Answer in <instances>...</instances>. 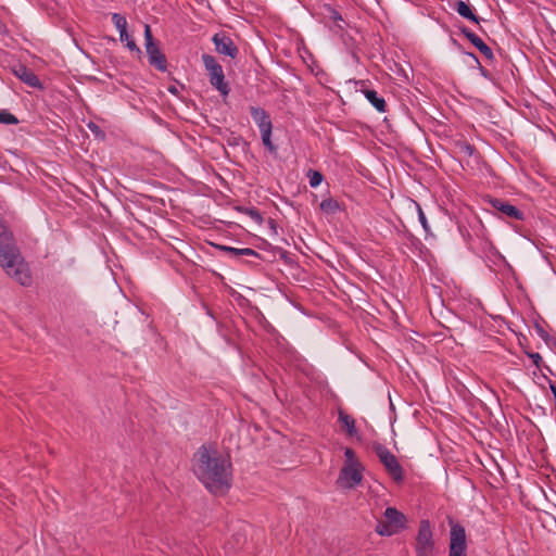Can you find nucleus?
<instances>
[{
    "label": "nucleus",
    "mask_w": 556,
    "mask_h": 556,
    "mask_svg": "<svg viewBox=\"0 0 556 556\" xmlns=\"http://www.w3.org/2000/svg\"><path fill=\"white\" fill-rule=\"evenodd\" d=\"M192 471L203 485L213 494H225L231 486L232 464L213 446L202 445L192 457Z\"/></svg>",
    "instance_id": "nucleus-1"
},
{
    "label": "nucleus",
    "mask_w": 556,
    "mask_h": 556,
    "mask_svg": "<svg viewBox=\"0 0 556 556\" xmlns=\"http://www.w3.org/2000/svg\"><path fill=\"white\" fill-rule=\"evenodd\" d=\"M0 266L20 285H31L33 278L28 264L21 255L12 232L2 220H0Z\"/></svg>",
    "instance_id": "nucleus-2"
},
{
    "label": "nucleus",
    "mask_w": 556,
    "mask_h": 556,
    "mask_svg": "<svg viewBox=\"0 0 556 556\" xmlns=\"http://www.w3.org/2000/svg\"><path fill=\"white\" fill-rule=\"evenodd\" d=\"M372 451L376 453L380 463L383 465L388 475L397 483L404 480V469L396 456L383 444L375 442Z\"/></svg>",
    "instance_id": "nucleus-3"
},
{
    "label": "nucleus",
    "mask_w": 556,
    "mask_h": 556,
    "mask_svg": "<svg viewBox=\"0 0 556 556\" xmlns=\"http://www.w3.org/2000/svg\"><path fill=\"white\" fill-rule=\"evenodd\" d=\"M202 62L208 74L211 85L218 90L223 97H227L230 92V87L225 80L222 65L217 62L215 56L206 53L202 54Z\"/></svg>",
    "instance_id": "nucleus-4"
},
{
    "label": "nucleus",
    "mask_w": 556,
    "mask_h": 556,
    "mask_svg": "<svg viewBox=\"0 0 556 556\" xmlns=\"http://www.w3.org/2000/svg\"><path fill=\"white\" fill-rule=\"evenodd\" d=\"M144 47L149 64L160 72L167 71V60L161 51L159 42L154 40L150 25L144 24Z\"/></svg>",
    "instance_id": "nucleus-5"
},
{
    "label": "nucleus",
    "mask_w": 556,
    "mask_h": 556,
    "mask_svg": "<svg viewBox=\"0 0 556 556\" xmlns=\"http://www.w3.org/2000/svg\"><path fill=\"white\" fill-rule=\"evenodd\" d=\"M416 556H434L433 532L429 520L424 519L419 523L415 543Z\"/></svg>",
    "instance_id": "nucleus-6"
},
{
    "label": "nucleus",
    "mask_w": 556,
    "mask_h": 556,
    "mask_svg": "<svg viewBox=\"0 0 556 556\" xmlns=\"http://www.w3.org/2000/svg\"><path fill=\"white\" fill-rule=\"evenodd\" d=\"M451 532H450V552L448 556H467V541L465 528L450 520Z\"/></svg>",
    "instance_id": "nucleus-7"
},
{
    "label": "nucleus",
    "mask_w": 556,
    "mask_h": 556,
    "mask_svg": "<svg viewBox=\"0 0 556 556\" xmlns=\"http://www.w3.org/2000/svg\"><path fill=\"white\" fill-rule=\"evenodd\" d=\"M363 465L359 466H350L343 465L339 477L337 479V484L342 489H354L359 485L363 481Z\"/></svg>",
    "instance_id": "nucleus-8"
},
{
    "label": "nucleus",
    "mask_w": 556,
    "mask_h": 556,
    "mask_svg": "<svg viewBox=\"0 0 556 556\" xmlns=\"http://www.w3.org/2000/svg\"><path fill=\"white\" fill-rule=\"evenodd\" d=\"M212 41L215 46V50L219 54H224L227 56H230L231 59H235L239 50L232 39L227 36L225 33H217L213 36Z\"/></svg>",
    "instance_id": "nucleus-9"
},
{
    "label": "nucleus",
    "mask_w": 556,
    "mask_h": 556,
    "mask_svg": "<svg viewBox=\"0 0 556 556\" xmlns=\"http://www.w3.org/2000/svg\"><path fill=\"white\" fill-rule=\"evenodd\" d=\"M490 204L494 210L502 213L503 215L516 219V220H522L523 219V212L520 211L515 205H511L507 201H503L501 199H491Z\"/></svg>",
    "instance_id": "nucleus-10"
},
{
    "label": "nucleus",
    "mask_w": 556,
    "mask_h": 556,
    "mask_svg": "<svg viewBox=\"0 0 556 556\" xmlns=\"http://www.w3.org/2000/svg\"><path fill=\"white\" fill-rule=\"evenodd\" d=\"M384 520L389 526L395 528L399 532L406 528V517L395 507H388L383 514Z\"/></svg>",
    "instance_id": "nucleus-11"
},
{
    "label": "nucleus",
    "mask_w": 556,
    "mask_h": 556,
    "mask_svg": "<svg viewBox=\"0 0 556 556\" xmlns=\"http://www.w3.org/2000/svg\"><path fill=\"white\" fill-rule=\"evenodd\" d=\"M250 114L257 125L260 131L273 128V123L269 114L262 108L250 106Z\"/></svg>",
    "instance_id": "nucleus-12"
},
{
    "label": "nucleus",
    "mask_w": 556,
    "mask_h": 556,
    "mask_svg": "<svg viewBox=\"0 0 556 556\" xmlns=\"http://www.w3.org/2000/svg\"><path fill=\"white\" fill-rule=\"evenodd\" d=\"M14 74L18 77L23 83L33 88H42V85L38 78V76L28 67L24 65H20L14 70Z\"/></svg>",
    "instance_id": "nucleus-13"
},
{
    "label": "nucleus",
    "mask_w": 556,
    "mask_h": 556,
    "mask_svg": "<svg viewBox=\"0 0 556 556\" xmlns=\"http://www.w3.org/2000/svg\"><path fill=\"white\" fill-rule=\"evenodd\" d=\"M453 9L460 15L463 16L464 18L470 21V22H473L476 24H479L481 18L478 17L473 11H472V8L466 3L465 1L463 0H457L455 2V4L453 5Z\"/></svg>",
    "instance_id": "nucleus-14"
},
{
    "label": "nucleus",
    "mask_w": 556,
    "mask_h": 556,
    "mask_svg": "<svg viewBox=\"0 0 556 556\" xmlns=\"http://www.w3.org/2000/svg\"><path fill=\"white\" fill-rule=\"evenodd\" d=\"M363 93L378 112L384 113L387 111V103L384 99L380 97L376 90L365 89L363 90Z\"/></svg>",
    "instance_id": "nucleus-15"
},
{
    "label": "nucleus",
    "mask_w": 556,
    "mask_h": 556,
    "mask_svg": "<svg viewBox=\"0 0 556 556\" xmlns=\"http://www.w3.org/2000/svg\"><path fill=\"white\" fill-rule=\"evenodd\" d=\"M338 420L341 424L342 428L345 430L348 435H350V437L356 435L357 430L355 427V419L351 415L346 414L342 409H339Z\"/></svg>",
    "instance_id": "nucleus-16"
},
{
    "label": "nucleus",
    "mask_w": 556,
    "mask_h": 556,
    "mask_svg": "<svg viewBox=\"0 0 556 556\" xmlns=\"http://www.w3.org/2000/svg\"><path fill=\"white\" fill-rule=\"evenodd\" d=\"M470 42L483 54L485 59L492 60L494 58L491 48L486 43H484L479 36L475 35V37L471 38Z\"/></svg>",
    "instance_id": "nucleus-17"
},
{
    "label": "nucleus",
    "mask_w": 556,
    "mask_h": 556,
    "mask_svg": "<svg viewBox=\"0 0 556 556\" xmlns=\"http://www.w3.org/2000/svg\"><path fill=\"white\" fill-rule=\"evenodd\" d=\"M319 206L324 213L329 215L336 214L338 211H340V204L333 198L324 199Z\"/></svg>",
    "instance_id": "nucleus-18"
},
{
    "label": "nucleus",
    "mask_w": 556,
    "mask_h": 556,
    "mask_svg": "<svg viewBox=\"0 0 556 556\" xmlns=\"http://www.w3.org/2000/svg\"><path fill=\"white\" fill-rule=\"evenodd\" d=\"M375 531L381 536H391L399 533V531L392 526H389V522L384 519L378 520Z\"/></svg>",
    "instance_id": "nucleus-19"
},
{
    "label": "nucleus",
    "mask_w": 556,
    "mask_h": 556,
    "mask_svg": "<svg viewBox=\"0 0 556 556\" xmlns=\"http://www.w3.org/2000/svg\"><path fill=\"white\" fill-rule=\"evenodd\" d=\"M271 131L273 128H267L266 130L261 131L262 142L266 147V149L273 153H277V147L271 142Z\"/></svg>",
    "instance_id": "nucleus-20"
},
{
    "label": "nucleus",
    "mask_w": 556,
    "mask_h": 556,
    "mask_svg": "<svg viewBox=\"0 0 556 556\" xmlns=\"http://www.w3.org/2000/svg\"><path fill=\"white\" fill-rule=\"evenodd\" d=\"M456 148H457L458 153L463 156L469 157L476 153V148L472 144H470L469 142L464 141V140L457 141Z\"/></svg>",
    "instance_id": "nucleus-21"
},
{
    "label": "nucleus",
    "mask_w": 556,
    "mask_h": 556,
    "mask_svg": "<svg viewBox=\"0 0 556 556\" xmlns=\"http://www.w3.org/2000/svg\"><path fill=\"white\" fill-rule=\"evenodd\" d=\"M112 22L119 34L125 33L127 30V20L124 15L119 13H113Z\"/></svg>",
    "instance_id": "nucleus-22"
},
{
    "label": "nucleus",
    "mask_w": 556,
    "mask_h": 556,
    "mask_svg": "<svg viewBox=\"0 0 556 556\" xmlns=\"http://www.w3.org/2000/svg\"><path fill=\"white\" fill-rule=\"evenodd\" d=\"M0 123L7 124V125H16V124H18V119L15 115L10 113L9 111L1 110L0 111Z\"/></svg>",
    "instance_id": "nucleus-23"
},
{
    "label": "nucleus",
    "mask_w": 556,
    "mask_h": 556,
    "mask_svg": "<svg viewBox=\"0 0 556 556\" xmlns=\"http://www.w3.org/2000/svg\"><path fill=\"white\" fill-rule=\"evenodd\" d=\"M344 464L350 466H359L361 462L356 458L355 452L351 447H346L344 451Z\"/></svg>",
    "instance_id": "nucleus-24"
},
{
    "label": "nucleus",
    "mask_w": 556,
    "mask_h": 556,
    "mask_svg": "<svg viewBox=\"0 0 556 556\" xmlns=\"http://www.w3.org/2000/svg\"><path fill=\"white\" fill-rule=\"evenodd\" d=\"M308 178H309L311 187L316 188L317 186H319L321 184L324 177L317 170H309Z\"/></svg>",
    "instance_id": "nucleus-25"
},
{
    "label": "nucleus",
    "mask_w": 556,
    "mask_h": 556,
    "mask_svg": "<svg viewBox=\"0 0 556 556\" xmlns=\"http://www.w3.org/2000/svg\"><path fill=\"white\" fill-rule=\"evenodd\" d=\"M218 250L223 251V252H226L228 254H230L232 257L235 258H239V251L240 249L239 248H232V247H228V245H222V244H216L215 245Z\"/></svg>",
    "instance_id": "nucleus-26"
},
{
    "label": "nucleus",
    "mask_w": 556,
    "mask_h": 556,
    "mask_svg": "<svg viewBox=\"0 0 556 556\" xmlns=\"http://www.w3.org/2000/svg\"><path fill=\"white\" fill-rule=\"evenodd\" d=\"M245 213L256 223H262L263 218L260 212L255 208H247Z\"/></svg>",
    "instance_id": "nucleus-27"
},
{
    "label": "nucleus",
    "mask_w": 556,
    "mask_h": 556,
    "mask_svg": "<svg viewBox=\"0 0 556 556\" xmlns=\"http://www.w3.org/2000/svg\"><path fill=\"white\" fill-rule=\"evenodd\" d=\"M241 256H254V257H258L260 254L253 250V249H250V248H242L240 249L239 251V257Z\"/></svg>",
    "instance_id": "nucleus-28"
},
{
    "label": "nucleus",
    "mask_w": 556,
    "mask_h": 556,
    "mask_svg": "<svg viewBox=\"0 0 556 556\" xmlns=\"http://www.w3.org/2000/svg\"><path fill=\"white\" fill-rule=\"evenodd\" d=\"M126 47L132 51V52H136L139 56L142 54V51L140 50V48L137 46V43L135 42L134 39H131L130 41H128L126 43Z\"/></svg>",
    "instance_id": "nucleus-29"
},
{
    "label": "nucleus",
    "mask_w": 556,
    "mask_h": 556,
    "mask_svg": "<svg viewBox=\"0 0 556 556\" xmlns=\"http://www.w3.org/2000/svg\"><path fill=\"white\" fill-rule=\"evenodd\" d=\"M460 31L462 34L470 41L472 37H475V33L471 31L469 28L467 27H460Z\"/></svg>",
    "instance_id": "nucleus-30"
},
{
    "label": "nucleus",
    "mask_w": 556,
    "mask_h": 556,
    "mask_svg": "<svg viewBox=\"0 0 556 556\" xmlns=\"http://www.w3.org/2000/svg\"><path fill=\"white\" fill-rule=\"evenodd\" d=\"M530 357L534 365L539 366L540 362L542 361V356L539 353H532L530 354Z\"/></svg>",
    "instance_id": "nucleus-31"
},
{
    "label": "nucleus",
    "mask_w": 556,
    "mask_h": 556,
    "mask_svg": "<svg viewBox=\"0 0 556 556\" xmlns=\"http://www.w3.org/2000/svg\"><path fill=\"white\" fill-rule=\"evenodd\" d=\"M119 39L122 42H128L131 40V37L129 36V34L127 33V30L125 33H121L119 34Z\"/></svg>",
    "instance_id": "nucleus-32"
},
{
    "label": "nucleus",
    "mask_w": 556,
    "mask_h": 556,
    "mask_svg": "<svg viewBox=\"0 0 556 556\" xmlns=\"http://www.w3.org/2000/svg\"><path fill=\"white\" fill-rule=\"evenodd\" d=\"M419 219H420L424 228L426 229L427 228V219L421 211H419Z\"/></svg>",
    "instance_id": "nucleus-33"
},
{
    "label": "nucleus",
    "mask_w": 556,
    "mask_h": 556,
    "mask_svg": "<svg viewBox=\"0 0 556 556\" xmlns=\"http://www.w3.org/2000/svg\"><path fill=\"white\" fill-rule=\"evenodd\" d=\"M88 127H89V129H90L91 131H93V132H100V128H99V126H98V125H96L94 123H90V124L88 125Z\"/></svg>",
    "instance_id": "nucleus-34"
},
{
    "label": "nucleus",
    "mask_w": 556,
    "mask_h": 556,
    "mask_svg": "<svg viewBox=\"0 0 556 556\" xmlns=\"http://www.w3.org/2000/svg\"><path fill=\"white\" fill-rule=\"evenodd\" d=\"M331 18L334 21H341L342 16L340 15V13L338 11H332Z\"/></svg>",
    "instance_id": "nucleus-35"
},
{
    "label": "nucleus",
    "mask_w": 556,
    "mask_h": 556,
    "mask_svg": "<svg viewBox=\"0 0 556 556\" xmlns=\"http://www.w3.org/2000/svg\"><path fill=\"white\" fill-rule=\"evenodd\" d=\"M170 93L173 94H177L178 93V90L175 86H169L168 89H167Z\"/></svg>",
    "instance_id": "nucleus-36"
},
{
    "label": "nucleus",
    "mask_w": 556,
    "mask_h": 556,
    "mask_svg": "<svg viewBox=\"0 0 556 556\" xmlns=\"http://www.w3.org/2000/svg\"><path fill=\"white\" fill-rule=\"evenodd\" d=\"M470 58H472L477 63H479L478 58L473 53H468Z\"/></svg>",
    "instance_id": "nucleus-37"
}]
</instances>
